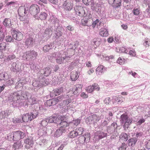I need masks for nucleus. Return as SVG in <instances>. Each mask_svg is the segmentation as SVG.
Instances as JSON below:
<instances>
[{"instance_id": "nucleus-1", "label": "nucleus", "mask_w": 150, "mask_h": 150, "mask_svg": "<svg viewBox=\"0 0 150 150\" xmlns=\"http://www.w3.org/2000/svg\"><path fill=\"white\" fill-rule=\"evenodd\" d=\"M132 119L129 118L128 116L126 114H123L120 116V121L123 123H124L123 128L125 130H126L129 127V126L132 123Z\"/></svg>"}, {"instance_id": "nucleus-2", "label": "nucleus", "mask_w": 150, "mask_h": 150, "mask_svg": "<svg viewBox=\"0 0 150 150\" xmlns=\"http://www.w3.org/2000/svg\"><path fill=\"white\" fill-rule=\"evenodd\" d=\"M24 92L22 91H18L16 92L11 93L8 97V100L10 101H15L16 100L21 99V97L24 98Z\"/></svg>"}, {"instance_id": "nucleus-3", "label": "nucleus", "mask_w": 150, "mask_h": 150, "mask_svg": "<svg viewBox=\"0 0 150 150\" xmlns=\"http://www.w3.org/2000/svg\"><path fill=\"white\" fill-rule=\"evenodd\" d=\"M37 55V53L35 51H29L25 52L23 57L29 61L35 59Z\"/></svg>"}, {"instance_id": "nucleus-4", "label": "nucleus", "mask_w": 150, "mask_h": 150, "mask_svg": "<svg viewBox=\"0 0 150 150\" xmlns=\"http://www.w3.org/2000/svg\"><path fill=\"white\" fill-rule=\"evenodd\" d=\"M100 119V117L98 116L93 115L87 117L85 120V121L88 124H94L97 123Z\"/></svg>"}, {"instance_id": "nucleus-5", "label": "nucleus", "mask_w": 150, "mask_h": 150, "mask_svg": "<svg viewBox=\"0 0 150 150\" xmlns=\"http://www.w3.org/2000/svg\"><path fill=\"white\" fill-rule=\"evenodd\" d=\"M59 56H57L56 59L57 62L59 64L62 63L64 60L66 61L68 60V57L66 56V52L63 51H60L58 52Z\"/></svg>"}, {"instance_id": "nucleus-6", "label": "nucleus", "mask_w": 150, "mask_h": 150, "mask_svg": "<svg viewBox=\"0 0 150 150\" xmlns=\"http://www.w3.org/2000/svg\"><path fill=\"white\" fill-rule=\"evenodd\" d=\"M29 11L30 14L34 16L35 17L39 12L40 8L36 4H34L30 7Z\"/></svg>"}, {"instance_id": "nucleus-7", "label": "nucleus", "mask_w": 150, "mask_h": 150, "mask_svg": "<svg viewBox=\"0 0 150 150\" xmlns=\"http://www.w3.org/2000/svg\"><path fill=\"white\" fill-rule=\"evenodd\" d=\"M13 134L14 141H17L21 139H23L25 137L24 133L20 131L13 132Z\"/></svg>"}, {"instance_id": "nucleus-8", "label": "nucleus", "mask_w": 150, "mask_h": 150, "mask_svg": "<svg viewBox=\"0 0 150 150\" xmlns=\"http://www.w3.org/2000/svg\"><path fill=\"white\" fill-rule=\"evenodd\" d=\"M107 134L103 132L98 131L96 132L95 134V138L96 139L99 140L107 137Z\"/></svg>"}, {"instance_id": "nucleus-9", "label": "nucleus", "mask_w": 150, "mask_h": 150, "mask_svg": "<svg viewBox=\"0 0 150 150\" xmlns=\"http://www.w3.org/2000/svg\"><path fill=\"white\" fill-rule=\"evenodd\" d=\"M25 144V147L27 149H29L32 147L33 145V141L31 138H28L24 140Z\"/></svg>"}, {"instance_id": "nucleus-10", "label": "nucleus", "mask_w": 150, "mask_h": 150, "mask_svg": "<svg viewBox=\"0 0 150 150\" xmlns=\"http://www.w3.org/2000/svg\"><path fill=\"white\" fill-rule=\"evenodd\" d=\"M13 37L15 40L21 41L23 38V34L19 31H14L13 32Z\"/></svg>"}, {"instance_id": "nucleus-11", "label": "nucleus", "mask_w": 150, "mask_h": 150, "mask_svg": "<svg viewBox=\"0 0 150 150\" xmlns=\"http://www.w3.org/2000/svg\"><path fill=\"white\" fill-rule=\"evenodd\" d=\"M52 28H46L42 35V37L46 39H49L52 34Z\"/></svg>"}, {"instance_id": "nucleus-12", "label": "nucleus", "mask_w": 150, "mask_h": 150, "mask_svg": "<svg viewBox=\"0 0 150 150\" xmlns=\"http://www.w3.org/2000/svg\"><path fill=\"white\" fill-rule=\"evenodd\" d=\"M25 94L29 102L31 104L33 105L36 103L37 101L35 98L31 94L29 93L28 92H25Z\"/></svg>"}, {"instance_id": "nucleus-13", "label": "nucleus", "mask_w": 150, "mask_h": 150, "mask_svg": "<svg viewBox=\"0 0 150 150\" xmlns=\"http://www.w3.org/2000/svg\"><path fill=\"white\" fill-rule=\"evenodd\" d=\"M82 87L83 85L81 84H79L74 85L72 89L73 94L74 95L77 94L80 92Z\"/></svg>"}, {"instance_id": "nucleus-14", "label": "nucleus", "mask_w": 150, "mask_h": 150, "mask_svg": "<svg viewBox=\"0 0 150 150\" xmlns=\"http://www.w3.org/2000/svg\"><path fill=\"white\" fill-rule=\"evenodd\" d=\"M60 98L58 97L54 99L47 100L46 102L47 105V106H50L52 105H56L59 102Z\"/></svg>"}, {"instance_id": "nucleus-15", "label": "nucleus", "mask_w": 150, "mask_h": 150, "mask_svg": "<svg viewBox=\"0 0 150 150\" xmlns=\"http://www.w3.org/2000/svg\"><path fill=\"white\" fill-rule=\"evenodd\" d=\"M63 6L66 10H71L73 8V4L70 1H67L64 3Z\"/></svg>"}, {"instance_id": "nucleus-16", "label": "nucleus", "mask_w": 150, "mask_h": 150, "mask_svg": "<svg viewBox=\"0 0 150 150\" xmlns=\"http://www.w3.org/2000/svg\"><path fill=\"white\" fill-rule=\"evenodd\" d=\"M76 12L77 15L81 17H85L86 16L84 10L81 6L79 7L78 9L76 10Z\"/></svg>"}, {"instance_id": "nucleus-17", "label": "nucleus", "mask_w": 150, "mask_h": 150, "mask_svg": "<svg viewBox=\"0 0 150 150\" xmlns=\"http://www.w3.org/2000/svg\"><path fill=\"white\" fill-rule=\"evenodd\" d=\"M40 71L41 74H43L46 76H47L51 73L52 70L50 68L47 67L41 70Z\"/></svg>"}, {"instance_id": "nucleus-18", "label": "nucleus", "mask_w": 150, "mask_h": 150, "mask_svg": "<svg viewBox=\"0 0 150 150\" xmlns=\"http://www.w3.org/2000/svg\"><path fill=\"white\" fill-rule=\"evenodd\" d=\"M34 42V40L31 37L27 38L25 41V44L27 47L32 46Z\"/></svg>"}, {"instance_id": "nucleus-19", "label": "nucleus", "mask_w": 150, "mask_h": 150, "mask_svg": "<svg viewBox=\"0 0 150 150\" xmlns=\"http://www.w3.org/2000/svg\"><path fill=\"white\" fill-rule=\"evenodd\" d=\"M66 132V130L65 129L59 128L56 131L54 136L57 137L62 135V134L65 133Z\"/></svg>"}, {"instance_id": "nucleus-20", "label": "nucleus", "mask_w": 150, "mask_h": 150, "mask_svg": "<svg viewBox=\"0 0 150 150\" xmlns=\"http://www.w3.org/2000/svg\"><path fill=\"white\" fill-rule=\"evenodd\" d=\"M105 71V69L103 65H100L98 66L96 69V73L97 74L101 75L103 74L104 71Z\"/></svg>"}, {"instance_id": "nucleus-21", "label": "nucleus", "mask_w": 150, "mask_h": 150, "mask_svg": "<svg viewBox=\"0 0 150 150\" xmlns=\"http://www.w3.org/2000/svg\"><path fill=\"white\" fill-rule=\"evenodd\" d=\"M38 106H39L38 108L37 109H35L37 110H36L33 111L32 112H31L30 114H29L30 116V119L31 120L32 119L35 118L37 117L38 115V112L37 111V110H38L40 109V107L39 105H38Z\"/></svg>"}, {"instance_id": "nucleus-22", "label": "nucleus", "mask_w": 150, "mask_h": 150, "mask_svg": "<svg viewBox=\"0 0 150 150\" xmlns=\"http://www.w3.org/2000/svg\"><path fill=\"white\" fill-rule=\"evenodd\" d=\"M3 23L4 25L8 28H11L12 25L11 19L9 18L5 19Z\"/></svg>"}, {"instance_id": "nucleus-23", "label": "nucleus", "mask_w": 150, "mask_h": 150, "mask_svg": "<svg viewBox=\"0 0 150 150\" xmlns=\"http://www.w3.org/2000/svg\"><path fill=\"white\" fill-rule=\"evenodd\" d=\"M47 14L45 12H41L40 15L38 17L37 16H35V18L37 19H40L42 20H45L47 17Z\"/></svg>"}, {"instance_id": "nucleus-24", "label": "nucleus", "mask_w": 150, "mask_h": 150, "mask_svg": "<svg viewBox=\"0 0 150 150\" xmlns=\"http://www.w3.org/2000/svg\"><path fill=\"white\" fill-rule=\"evenodd\" d=\"M99 34L102 37H107L108 35L107 30L105 28H101L99 32Z\"/></svg>"}, {"instance_id": "nucleus-25", "label": "nucleus", "mask_w": 150, "mask_h": 150, "mask_svg": "<svg viewBox=\"0 0 150 150\" xmlns=\"http://www.w3.org/2000/svg\"><path fill=\"white\" fill-rule=\"evenodd\" d=\"M23 145L21 141H18L14 143L13 145V147L15 150L21 149Z\"/></svg>"}, {"instance_id": "nucleus-26", "label": "nucleus", "mask_w": 150, "mask_h": 150, "mask_svg": "<svg viewBox=\"0 0 150 150\" xmlns=\"http://www.w3.org/2000/svg\"><path fill=\"white\" fill-rule=\"evenodd\" d=\"M9 79V76L7 73H4L2 72L0 74V79L1 80H4L6 81L8 80Z\"/></svg>"}, {"instance_id": "nucleus-27", "label": "nucleus", "mask_w": 150, "mask_h": 150, "mask_svg": "<svg viewBox=\"0 0 150 150\" xmlns=\"http://www.w3.org/2000/svg\"><path fill=\"white\" fill-rule=\"evenodd\" d=\"M79 77L77 72H72L71 73V79L72 81H76Z\"/></svg>"}, {"instance_id": "nucleus-28", "label": "nucleus", "mask_w": 150, "mask_h": 150, "mask_svg": "<svg viewBox=\"0 0 150 150\" xmlns=\"http://www.w3.org/2000/svg\"><path fill=\"white\" fill-rule=\"evenodd\" d=\"M10 69L11 71L14 72H18L19 71L18 66L17 65L16 63L15 62H13L12 64Z\"/></svg>"}, {"instance_id": "nucleus-29", "label": "nucleus", "mask_w": 150, "mask_h": 150, "mask_svg": "<svg viewBox=\"0 0 150 150\" xmlns=\"http://www.w3.org/2000/svg\"><path fill=\"white\" fill-rule=\"evenodd\" d=\"M137 141V139L136 138H134L129 139L128 141V144L129 146H134Z\"/></svg>"}, {"instance_id": "nucleus-30", "label": "nucleus", "mask_w": 150, "mask_h": 150, "mask_svg": "<svg viewBox=\"0 0 150 150\" xmlns=\"http://www.w3.org/2000/svg\"><path fill=\"white\" fill-rule=\"evenodd\" d=\"M69 124V123L68 124L66 121L62 122L59 125L60 126V128L65 129L67 131V127L69 126H70Z\"/></svg>"}, {"instance_id": "nucleus-31", "label": "nucleus", "mask_w": 150, "mask_h": 150, "mask_svg": "<svg viewBox=\"0 0 150 150\" xmlns=\"http://www.w3.org/2000/svg\"><path fill=\"white\" fill-rule=\"evenodd\" d=\"M128 135L125 133H122L120 136V140H122L123 142L126 141L128 139Z\"/></svg>"}, {"instance_id": "nucleus-32", "label": "nucleus", "mask_w": 150, "mask_h": 150, "mask_svg": "<svg viewBox=\"0 0 150 150\" xmlns=\"http://www.w3.org/2000/svg\"><path fill=\"white\" fill-rule=\"evenodd\" d=\"M22 120L24 122H27L28 121H31L29 114L27 113L24 115L23 116Z\"/></svg>"}, {"instance_id": "nucleus-33", "label": "nucleus", "mask_w": 150, "mask_h": 150, "mask_svg": "<svg viewBox=\"0 0 150 150\" xmlns=\"http://www.w3.org/2000/svg\"><path fill=\"white\" fill-rule=\"evenodd\" d=\"M13 106L17 107H18L19 106L22 105L23 104L21 101L20 99L14 101L12 103Z\"/></svg>"}, {"instance_id": "nucleus-34", "label": "nucleus", "mask_w": 150, "mask_h": 150, "mask_svg": "<svg viewBox=\"0 0 150 150\" xmlns=\"http://www.w3.org/2000/svg\"><path fill=\"white\" fill-rule=\"evenodd\" d=\"M63 88L60 87L54 91V94L56 96L59 95L63 92Z\"/></svg>"}, {"instance_id": "nucleus-35", "label": "nucleus", "mask_w": 150, "mask_h": 150, "mask_svg": "<svg viewBox=\"0 0 150 150\" xmlns=\"http://www.w3.org/2000/svg\"><path fill=\"white\" fill-rule=\"evenodd\" d=\"M51 22L54 25L55 27L58 28L59 26V20L57 18L54 19H52Z\"/></svg>"}, {"instance_id": "nucleus-36", "label": "nucleus", "mask_w": 150, "mask_h": 150, "mask_svg": "<svg viewBox=\"0 0 150 150\" xmlns=\"http://www.w3.org/2000/svg\"><path fill=\"white\" fill-rule=\"evenodd\" d=\"M4 38V35L3 28L0 25V42L2 41Z\"/></svg>"}, {"instance_id": "nucleus-37", "label": "nucleus", "mask_w": 150, "mask_h": 150, "mask_svg": "<svg viewBox=\"0 0 150 150\" xmlns=\"http://www.w3.org/2000/svg\"><path fill=\"white\" fill-rule=\"evenodd\" d=\"M78 135H81L84 131V129L83 127H80L76 128L75 130Z\"/></svg>"}, {"instance_id": "nucleus-38", "label": "nucleus", "mask_w": 150, "mask_h": 150, "mask_svg": "<svg viewBox=\"0 0 150 150\" xmlns=\"http://www.w3.org/2000/svg\"><path fill=\"white\" fill-rule=\"evenodd\" d=\"M81 120L80 119L73 120L72 122L69 123V125H73L75 126H77L80 122Z\"/></svg>"}, {"instance_id": "nucleus-39", "label": "nucleus", "mask_w": 150, "mask_h": 150, "mask_svg": "<svg viewBox=\"0 0 150 150\" xmlns=\"http://www.w3.org/2000/svg\"><path fill=\"white\" fill-rule=\"evenodd\" d=\"M89 20L88 19L86 18H83L81 20V23L83 25L88 26L89 25L88 24Z\"/></svg>"}, {"instance_id": "nucleus-40", "label": "nucleus", "mask_w": 150, "mask_h": 150, "mask_svg": "<svg viewBox=\"0 0 150 150\" xmlns=\"http://www.w3.org/2000/svg\"><path fill=\"white\" fill-rule=\"evenodd\" d=\"M78 135L76 131H71L69 134V136L71 138H74L76 137Z\"/></svg>"}, {"instance_id": "nucleus-41", "label": "nucleus", "mask_w": 150, "mask_h": 150, "mask_svg": "<svg viewBox=\"0 0 150 150\" xmlns=\"http://www.w3.org/2000/svg\"><path fill=\"white\" fill-rule=\"evenodd\" d=\"M32 85L33 86L35 87H39L42 85H43L44 84L41 83L40 81H35L33 83Z\"/></svg>"}, {"instance_id": "nucleus-42", "label": "nucleus", "mask_w": 150, "mask_h": 150, "mask_svg": "<svg viewBox=\"0 0 150 150\" xmlns=\"http://www.w3.org/2000/svg\"><path fill=\"white\" fill-rule=\"evenodd\" d=\"M59 28H58L56 30V32L55 33L56 36H55V38H59L62 35V33L61 31L59 30Z\"/></svg>"}, {"instance_id": "nucleus-43", "label": "nucleus", "mask_w": 150, "mask_h": 150, "mask_svg": "<svg viewBox=\"0 0 150 150\" xmlns=\"http://www.w3.org/2000/svg\"><path fill=\"white\" fill-rule=\"evenodd\" d=\"M52 47V45L51 44L45 46L43 47V50L44 52H47Z\"/></svg>"}, {"instance_id": "nucleus-44", "label": "nucleus", "mask_w": 150, "mask_h": 150, "mask_svg": "<svg viewBox=\"0 0 150 150\" xmlns=\"http://www.w3.org/2000/svg\"><path fill=\"white\" fill-rule=\"evenodd\" d=\"M54 123L59 125L60 123L61 122V118L60 117V116H58L57 117H54Z\"/></svg>"}, {"instance_id": "nucleus-45", "label": "nucleus", "mask_w": 150, "mask_h": 150, "mask_svg": "<svg viewBox=\"0 0 150 150\" xmlns=\"http://www.w3.org/2000/svg\"><path fill=\"white\" fill-rule=\"evenodd\" d=\"M48 122L47 120V119H46L42 120L41 121L40 124L42 127H45L47 126L48 124Z\"/></svg>"}, {"instance_id": "nucleus-46", "label": "nucleus", "mask_w": 150, "mask_h": 150, "mask_svg": "<svg viewBox=\"0 0 150 150\" xmlns=\"http://www.w3.org/2000/svg\"><path fill=\"white\" fill-rule=\"evenodd\" d=\"M7 139L8 140L10 141H11L12 140L14 141L13 132L12 133H10L8 134L7 136Z\"/></svg>"}, {"instance_id": "nucleus-47", "label": "nucleus", "mask_w": 150, "mask_h": 150, "mask_svg": "<svg viewBox=\"0 0 150 150\" xmlns=\"http://www.w3.org/2000/svg\"><path fill=\"white\" fill-rule=\"evenodd\" d=\"M83 136L85 139V140H86L87 142H89L90 138V134L88 133H86Z\"/></svg>"}, {"instance_id": "nucleus-48", "label": "nucleus", "mask_w": 150, "mask_h": 150, "mask_svg": "<svg viewBox=\"0 0 150 150\" xmlns=\"http://www.w3.org/2000/svg\"><path fill=\"white\" fill-rule=\"evenodd\" d=\"M67 144V141L64 142L57 150H62L64 146L66 145Z\"/></svg>"}, {"instance_id": "nucleus-49", "label": "nucleus", "mask_w": 150, "mask_h": 150, "mask_svg": "<svg viewBox=\"0 0 150 150\" xmlns=\"http://www.w3.org/2000/svg\"><path fill=\"white\" fill-rule=\"evenodd\" d=\"M125 59L123 58L119 57L117 60V63L120 64H122L124 63Z\"/></svg>"}, {"instance_id": "nucleus-50", "label": "nucleus", "mask_w": 150, "mask_h": 150, "mask_svg": "<svg viewBox=\"0 0 150 150\" xmlns=\"http://www.w3.org/2000/svg\"><path fill=\"white\" fill-rule=\"evenodd\" d=\"M12 112V111L11 110L8 109L5 111H2V114H4V116L5 117L9 115Z\"/></svg>"}, {"instance_id": "nucleus-51", "label": "nucleus", "mask_w": 150, "mask_h": 150, "mask_svg": "<svg viewBox=\"0 0 150 150\" xmlns=\"http://www.w3.org/2000/svg\"><path fill=\"white\" fill-rule=\"evenodd\" d=\"M127 147V145L125 143H122L119 148V150H126Z\"/></svg>"}, {"instance_id": "nucleus-52", "label": "nucleus", "mask_w": 150, "mask_h": 150, "mask_svg": "<svg viewBox=\"0 0 150 150\" xmlns=\"http://www.w3.org/2000/svg\"><path fill=\"white\" fill-rule=\"evenodd\" d=\"M107 132L109 133H112L115 130H114V127H111V126H108L107 127Z\"/></svg>"}, {"instance_id": "nucleus-53", "label": "nucleus", "mask_w": 150, "mask_h": 150, "mask_svg": "<svg viewBox=\"0 0 150 150\" xmlns=\"http://www.w3.org/2000/svg\"><path fill=\"white\" fill-rule=\"evenodd\" d=\"M6 40L7 42H13V39L11 36H7L6 37Z\"/></svg>"}, {"instance_id": "nucleus-54", "label": "nucleus", "mask_w": 150, "mask_h": 150, "mask_svg": "<svg viewBox=\"0 0 150 150\" xmlns=\"http://www.w3.org/2000/svg\"><path fill=\"white\" fill-rule=\"evenodd\" d=\"M79 141L81 143H84L85 142L87 143V142L85 140V139L83 136H81L79 137Z\"/></svg>"}, {"instance_id": "nucleus-55", "label": "nucleus", "mask_w": 150, "mask_h": 150, "mask_svg": "<svg viewBox=\"0 0 150 150\" xmlns=\"http://www.w3.org/2000/svg\"><path fill=\"white\" fill-rule=\"evenodd\" d=\"M6 47V45L5 42H2L0 44V50H5Z\"/></svg>"}, {"instance_id": "nucleus-56", "label": "nucleus", "mask_w": 150, "mask_h": 150, "mask_svg": "<svg viewBox=\"0 0 150 150\" xmlns=\"http://www.w3.org/2000/svg\"><path fill=\"white\" fill-rule=\"evenodd\" d=\"M59 55L58 53H53L52 54L51 56L50 55L49 56L48 58L49 59H52L53 58V57H55L57 58V56H58Z\"/></svg>"}, {"instance_id": "nucleus-57", "label": "nucleus", "mask_w": 150, "mask_h": 150, "mask_svg": "<svg viewBox=\"0 0 150 150\" xmlns=\"http://www.w3.org/2000/svg\"><path fill=\"white\" fill-rule=\"evenodd\" d=\"M86 90L89 93H91L93 92V85L92 86H89L87 88Z\"/></svg>"}, {"instance_id": "nucleus-58", "label": "nucleus", "mask_w": 150, "mask_h": 150, "mask_svg": "<svg viewBox=\"0 0 150 150\" xmlns=\"http://www.w3.org/2000/svg\"><path fill=\"white\" fill-rule=\"evenodd\" d=\"M145 121V120L143 118L140 120L139 121L136 122V125L137 126L140 125L142 123L144 122Z\"/></svg>"}, {"instance_id": "nucleus-59", "label": "nucleus", "mask_w": 150, "mask_h": 150, "mask_svg": "<svg viewBox=\"0 0 150 150\" xmlns=\"http://www.w3.org/2000/svg\"><path fill=\"white\" fill-rule=\"evenodd\" d=\"M48 122L49 123H54V117H50L49 118H47Z\"/></svg>"}, {"instance_id": "nucleus-60", "label": "nucleus", "mask_w": 150, "mask_h": 150, "mask_svg": "<svg viewBox=\"0 0 150 150\" xmlns=\"http://www.w3.org/2000/svg\"><path fill=\"white\" fill-rule=\"evenodd\" d=\"M133 13L135 15H138L140 13L139 9V8H134L133 10Z\"/></svg>"}, {"instance_id": "nucleus-61", "label": "nucleus", "mask_w": 150, "mask_h": 150, "mask_svg": "<svg viewBox=\"0 0 150 150\" xmlns=\"http://www.w3.org/2000/svg\"><path fill=\"white\" fill-rule=\"evenodd\" d=\"M143 135V133L142 132H137L136 133L135 137L137 139H139L141 137H142Z\"/></svg>"}, {"instance_id": "nucleus-62", "label": "nucleus", "mask_w": 150, "mask_h": 150, "mask_svg": "<svg viewBox=\"0 0 150 150\" xmlns=\"http://www.w3.org/2000/svg\"><path fill=\"white\" fill-rule=\"evenodd\" d=\"M92 85L93 87V90H96L97 91H98L99 90L100 88L98 84L95 83Z\"/></svg>"}, {"instance_id": "nucleus-63", "label": "nucleus", "mask_w": 150, "mask_h": 150, "mask_svg": "<svg viewBox=\"0 0 150 150\" xmlns=\"http://www.w3.org/2000/svg\"><path fill=\"white\" fill-rule=\"evenodd\" d=\"M5 84L7 86H10L13 83V81L11 79H9L8 80L6 81Z\"/></svg>"}, {"instance_id": "nucleus-64", "label": "nucleus", "mask_w": 150, "mask_h": 150, "mask_svg": "<svg viewBox=\"0 0 150 150\" xmlns=\"http://www.w3.org/2000/svg\"><path fill=\"white\" fill-rule=\"evenodd\" d=\"M104 102L105 104L106 105L109 104L110 102V98L109 97H108L104 100Z\"/></svg>"}]
</instances>
